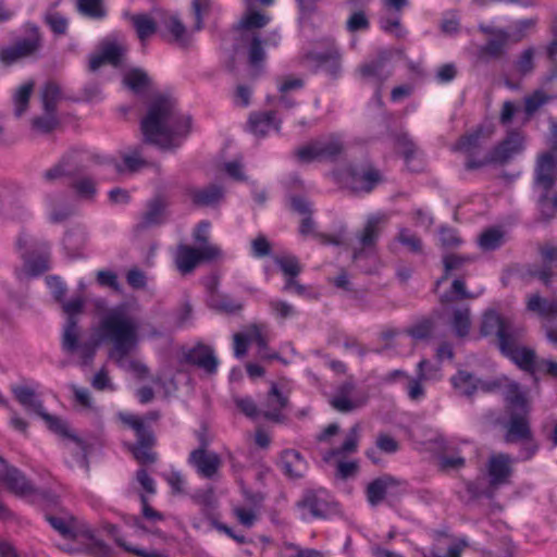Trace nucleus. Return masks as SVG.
I'll use <instances>...</instances> for the list:
<instances>
[{"label": "nucleus", "mask_w": 557, "mask_h": 557, "mask_svg": "<svg viewBox=\"0 0 557 557\" xmlns=\"http://www.w3.org/2000/svg\"><path fill=\"white\" fill-rule=\"evenodd\" d=\"M72 187L81 198L91 199L96 194V184L90 177L76 180Z\"/></svg>", "instance_id": "774afa93"}, {"label": "nucleus", "mask_w": 557, "mask_h": 557, "mask_svg": "<svg viewBox=\"0 0 557 557\" xmlns=\"http://www.w3.org/2000/svg\"><path fill=\"white\" fill-rule=\"evenodd\" d=\"M506 433L504 441L508 444L532 440L533 433L530 428L529 413H511L509 420L504 424Z\"/></svg>", "instance_id": "4be33fe9"}, {"label": "nucleus", "mask_w": 557, "mask_h": 557, "mask_svg": "<svg viewBox=\"0 0 557 557\" xmlns=\"http://www.w3.org/2000/svg\"><path fill=\"white\" fill-rule=\"evenodd\" d=\"M527 309L536 312L543 318L557 315V299L549 300L541 297L539 294H532L528 297Z\"/></svg>", "instance_id": "ea45409f"}, {"label": "nucleus", "mask_w": 557, "mask_h": 557, "mask_svg": "<svg viewBox=\"0 0 557 557\" xmlns=\"http://www.w3.org/2000/svg\"><path fill=\"white\" fill-rule=\"evenodd\" d=\"M504 243V233L498 228H488L479 238V245L483 250H495Z\"/></svg>", "instance_id": "6e6d98bb"}, {"label": "nucleus", "mask_w": 557, "mask_h": 557, "mask_svg": "<svg viewBox=\"0 0 557 557\" xmlns=\"http://www.w3.org/2000/svg\"><path fill=\"white\" fill-rule=\"evenodd\" d=\"M249 342L256 343L259 347V356L261 359H276L278 358L277 354L269 355L265 352L267 349V339L261 333V330L258 325H252L248 330Z\"/></svg>", "instance_id": "e2e57ef3"}, {"label": "nucleus", "mask_w": 557, "mask_h": 557, "mask_svg": "<svg viewBox=\"0 0 557 557\" xmlns=\"http://www.w3.org/2000/svg\"><path fill=\"white\" fill-rule=\"evenodd\" d=\"M154 443L152 431L138 436L137 442L131 448L135 459L140 463H153L157 459L156 454L151 450Z\"/></svg>", "instance_id": "72a5a7b5"}, {"label": "nucleus", "mask_w": 557, "mask_h": 557, "mask_svg": "<svg viewBox=\"0 0 557 557\" xmlns=\"http://www.w3.org/2000/svg\"><path fill=\"white\" fill-rule=\"evenodd\" d=\"M244 40H249L248 45V62L257 74L265 61V51L262 41L257 35L251 37H244Z\"/></svg>", "instance_id": "79ce46f5"}, {"label": "nucleus", "mask_w": 557, "mask_h": 557, "mask_svg": "<svg viewBox=\"0 0 557 557\" xmlns=\"http://www.w3.org/2000/svg\"><path fill=\"white\" fill-rule=\"evenodd\" d=\"M381 181L377 170L368 168L362 171L351 170L349 187L356 193H370Z\"/></svg>", "instance_id": "c85d7f7f"}, {"label": "nucleus", "mask_w": 557, "mask_h": 557, "mask_svg": "<svg viewBox=\"0 0 557 557\" xmlns=\"http://www.w3.org/2000/svg\"><path fill=\"white\" fill-rule=\"evenodd\" d=\"M287 406L288 397L278 391L275 383H272L267 398L260 404L261 416L267 420L281 423L285 420L283 410Z\"/></svg>", "instance_id": "412c9836"}, {"label": "nucleus", "mask_w": 557, "mask_h": 557, "mask_svg": "<svg viewBox=\"0 0 557 557\" xmlns=\"http://www.w3.org/2000/svg\"><path fill=\"white\" fill-rule=\"evenodd\" d=\"M355 391V384L346 382L342 384L335 395L331 399L332 407L343 413L351 412L367 403V396L352 398L351 395Z\"/></svg>", "instance_id": "5701e85b"}, {"label": "nucleus", "mask_w": 557, "mask_h": 557, "mask_svg": "<svg viewBox=\"0 0 557 557\" xmlns=\"http://www.w3.org/2000/svg\"><path fill=\"white\" fill-rule=\"evenodd\" d=\"M391 55L389 51L382 50L374 59L364 62L358 69L362 78L371 81L377 86L375 98L380 103L382 98L381 87L393 74V67L389 62Z\"/></svg>", "instance_id": "f8f14e48"}, {"label": "nucleus", "mask_w": 557, "mask_h": 557, "mask_svg": "<svg viewBox=\"0 0 557 557\" xmlns=\"http://www.w3.org/2000/svg\"><path fill=\"white\" fill-rule=\"evenodd\" d=\"M523 334L524 329L522 326L516 325L510 320H507L497 338L503 355L519 347V341L522 338Z\"/></svg>", "instance_id": "473e14b6"}, {"label": "nucleus", "mask_w": 557, "mask_h": 557, "mask_svg": "<svg viewBox=\"0 0 557 557\" xmlns=\"http://www.w3.org/2000/svg\"><path fill=\"white\" fill-rule=\"evenodd\" d=\"M2 481L8 490L16 495H30L35 488L26 476L15 467H7L2 474Z\"/></svg>", "instance_id": "c756f323"}, {"label": "nucleus", "mask_w": 557, "mask_h": 557, "mask_svg": "<svg viewBox=\"0 0 557 557\" xmlns=\"http://www.w3.org/2000/svg\"><path fill=\"white\" fill-rule=\"evenodd\" d=\"M50 525L65 539H75L78 536V530L75 527L73 517L48 516Z\"/></svg>", "instance_id": "3c124183"}, {"label": "nucleus", "mask_w": 557, "mask_h": 557, "mask_svg": "<svg viewBox=\"0 0 557 557\" xmlns=\"http://www.w3.org/2000/svg\"><path fill=\"white\" fill-rule=\"evenodd\" d=\"M84 308V299L75 297L63 302V311L67 314L66 322L63 326L61 347L66 354H77L79 366H89L96 355L97 344L92 341H81V329L78 326L77 314Z\"/></svg>", "instance_id": "39448f33"}, {"label": "nucleus", "mask_w": 557, "mask_h": 557, "mask_svg": "<svg viewBox=\"0 0 557 557\" xmlns=\"http://www.w3.org/2000/svg\"><path fill=\"white\" fill-rule=\"evenodd\" d=\"M188 462L205 479L214 478L222 466V459L219 454L208 449H194L189 454Z\"/></svg>", "instance_id": "a211bd4d"}, {"label": "nucleus", "mask_w": 557, "mask_h": 557, "mask_svg": "<svg viewBox=\"0 0 557 557\" xmlns=\"http://www.w3.org/2000/svg\"><path fill=\"white\" fill-rule=\"evenodd\" d=\"M189 117L177 109L171 96H158L149 104L140 128L146 143L162 150H173L181 146L189 133Z\"/></svg>", "instance_id": "f257e3e1"}, {"label": "nucleus", "mask_w": 557, "mask_h": 557, "mask_svg": "<svg viewBox=\"0 0 557 557\" xmlns=\"http://www.w3.org/2000/svg\"><path fill=\"white\" fill-rule=\"evenodd\" d=\"M344 151V143L338 135H329L301 146L296 151L300 162L310 163L313 161H334Z\"/></svg>", "instance_id": "1a4fd4ad"}, {"label": "nucleus", "mask_w": 557, "mask_h": 557, "mask_svg": "<svg viewBox=\"0 0 557 557\" xmlns=\"http://www.w3.org/2000/svg\"><path fill=\"white\" fill-rule=\"evenodd\" d=\"M12 393L26 411H32L38 414L45 420L52 432L63 438L71 440L83 453L85 451L84 443L76 435L71 433L67 424L58 417L45 411L42 401L37 397L33 388L24 385H16L12 387Z\"/></svg>", "instance_id": "0eeeda50"}, {"label": "nucleus", "mask_w": 557, "mask_h": 557, "mask_svg": "<svg viewBox=\"0 0 557 557\" xmlns=\"http://www.w3.org/2000/svg\"><path fill=\"white\" fill-rule=\"evenodd\" d=\"M539 252L543 265L531 269L529 273L548 287L552 285L554 277L557 276V247L552 244H544L540 247Z\"/></svg>", "instance_id": "6ab92c4d"}, {"label": "nucleus", "mask_w": 557, "mask_h": 557, "mask_svg": "<svg viewBox=\"0 0 557 557\" xmlns=\"http://www.w3.org/2000/svg\"><path fill=\"white\" fill-rule=\"evenodd\" d=\"M494 128L492 126H479L473 132L462 136L455 144L454 149L466 154V169L476 170L488 164H504L523 149V138L517 133H510L493 149L486 147L491 141Z\"/></svg>", "instance_id": "f03ea898"}, {"label": "nucleus", "mask_w": 557, "mask_h": 557, "mask_svg": "<svg viewBox=\"0 0 557 557\" xmlns=\"http://www.w3.org/2000/svg\"><path fill=\"white\" fill-rule=\"evenodd\" d=\"M466 547L465 541H454L447 544L446 548L438 543L431 549V554L434 557H460Z\"/></svg>", "instance_id": "4d7b16f0"}, {"label": "nucleus", "mask_w": 557, "mask_h": 557, "mask_svg": "<svg viewBox=\"0 0 557 557\" xmlns=\"http://www.w3.org/2000/svg\"><path fill=\"white\" fill-rule=\"evenodd\" d=\"M512 360L520 369L534 375L537 370V359L535 351L528 347H517L504 354Z\"/></svg>", "instance_id": "c9c22d12"}, {"label": "nucleus", "mask_w": 557, "mask_h": 557, "mask_svg": "<svg viewBox=\"0 0 557 557\" xmlns=\"http://www.w3.org/2000/svg\"><path fill=\"white\" fill-rule=\"evenodd\" d=\"M124 17L131 21L138 39L143 44L157 32L156 21L147 14H132L125 12Z\"/></svg>", "instance_id": "4c0bfd02"}, {"label": "nucleus", "mask_w": 557, "mask_h": 557, "mask_svg": "<svg viewBox=\"0 0 557 557\" xmlns=\"http://www.w3.org/2000/svg\"><path fill=\"white\" fill-rule=\"evenodd\" d=\"M513 459L505 453L493 454L486 462L487 486L480 491L474 482L467 484V491L474 497L492 498L499 487L510 483L513 474Z\"/></svg>", "instance_id": "6e6552de"}, {"label": "nucleus", "mask_w": 557, "mask_h": 557, "mask_svg": "<svg viewBox=\"0 0 557 557\" xmlns=\"http://www.w3.org/2000/svg\"><path fill=\"white\" fill-rule=\"evenodd\" d=\"M78 10L91 18H101L106 15L101 0H77Z\"/></svg>", "instance_id": "680f3d73"}, {"label": "nucleus", "mask_w": 557, "mask_h": 557, "mask_svg": "<svg viewBox=\"0 0 557 557\" xmlns=\"http://www.w3.org/2000/svg\"><path fill=\"white\" fill-rule=\"evenodd\" d=\"M407 482L389 474H383L367 486V499L371 506H377L386 496L405 492Z\"/></svg>", "instance_id": "4468645a"}, {"label": "nucleus", "mask_w": 557, "mask_h": 557, "mask_svg": "<svg viewBox=\"0 0 557 557\" xmlns=\"http://www.w3.org/2000/svg\"><path fill=\"white\" fill-rule=\"evenodd\" d=\"M236 407L248 418L257 419L261 416L260 406L255 403L250 397H235Z\"/></svg>", "instance_id": "338daca9"}, {"label": "nucleus", "mask_w": 557, "mask_h": 557, "mask_svg": "<svg viewBox=\"0 0 557 557\" xmlns=\"http://www.w3.org/2000/svg\"><path fill=\"white\" fill-rule=\"evenodd\" d=\"M62 99L60 86L54 82L45 84L41 90V101L45 112H55L59 101Z\"/></svg>", "instance_id": "49530a36"}, {"label": "nucleus", "mask_w": 557, "mask_h": 557, "mask_svg": "<svg viewBox=\"0 0 557 557\" xmlns=\"http://www.w3.org/2000/svg\"><path fill=\"white\" fill-rule=\"evenodd\" d=\"M280 466L290 478H301L307 470V462L299 451L286 449L282 453Z\"/></svg>", "instance_id": "7c9ffc66"}, {"label": "nucleus", "mask_w": 557, "mask_h": 557, "mask_svg": "<svg viewBox=\"0 0 557 557\" xmlns=\"http://www.w3.org/2000/svg\"><path fill=\"white\" fill-rule=\"evenodd\" d=\"M150 79L146 72L133 69L124 74L123 85L136 95H141L148 88Z\"/></svg>", "instance_id": "a19ab883"}, {"label": "nucleus", "mask_w": 557, "mask_h": 557, "mask_svg": "<svg viewBox=\"0 0 557 557\" xmlns=\"http://www.w3.org/2000/svg\"><path fill=\"white\" fill-rule=\"evenodd\" d=\"M270 22V17L257 11L246 13L239 21L238 28L245 32L264 27Z\"/></svg>", "instance_id": "5fc2aeb1"}, {"label": "nucleus", "mask_w": 557, "mask_h": 557, "mask_svg": "<svg viewBox=\"0 0 557 557\" xmlns=\"http://www.w3.org/2000/svg\"><path fill=\"white\" fill-rule=\"evenodd\" d=\"M532 193L540 219L550 221L557 215V156L543 152L537 156L532 181Z\"/></svg>", "instance_id": "20e7f679"}, {"label": "nucleus", "mask_w": 557, "mask_h": 557, "mask_svg": "<svg viewBox=\"0 0 557 557\" xmlns=\"http://www.w3.org/2000/svg\"><path fill=\"white\" fill-rule=\"evenodd\" d=\"M386 222L387 216L385 214H373L367 219L363 228L357 234L360 247L354 248L352 260L355 262L373 250Z\"/></svg>", "instance_id": "ddd939ff"}, {"label": "nucleus", "mask_w": 557, "mask_h": 557, "mask_svg": "<svg viewBox=\"0 0 557 557\" xmlns=\"http://www.w3.org/2000/svg\"><path fill=\"white\" fill-rule=\"evenodd\" d=\"M506 322L507 319L502 318L496 311H486L482 319L481 334L484 336L496 335L498 337Z\"/></svg>", "instance_id": "8fccbe9b"}, {"label": "nucleus", "mask_w": 557, "mask_h": 557, "mask_svg": "<svg viewBox=\"0 0 557 557\" xmlns=\"http://www.w3.org/2000/svg\"><path fill=\"white\" fill-rule=\"evenodd\" d=\"M86 239L87 236L84 231L72 230L65 234L63 238V245L72 257H77L79 251L83 249Z\"/></svg>", "instance_id": "603ef678"}, {"label": "nucleus", "mask_w": 557, "mask_h": 557, "mask_svg": "<svg viewBox=\"0 0 557 557\" xmlns=\"http://www.w3.org/2000/svg\"><path fill=\"white\" fill-rule=\"evenodd\" d=\"M154 13L173 36L174 42L181 47H187L189 44V35L178 17L176 15L163 14L160 10H156Z\"/></svg>", "instance_id": "2f4dec72"}, {"label": "nucleus", "mask_w": 557, "mask_h": 557, "mask_svg": "<svg viewBox=\"0 0 557 557\" xmlns=\"http://www.w3.org/2000/svg\"><path fill=\"white\" fill-rule=\"evenodd\" d=\"M359 431L360 426L358 424L351 426L344 443L339 447L332 448L326 451L323 459L325 461H331L334 458L346 457L356 453L359 444Z\"/></svg>", "instance_id": "e433bc0d"}, {"label": "nucleus", "mask_w": 557, "mask_h": 557, "mask_svg": "<svg viewBox=\"0 0 557 557\" xmlns=\"http://www.w3.org/2000/svg\"><path fill=\"white\" fill-rule=\"evenodd\" d=\"M441 379L440 366L432 364L429 360L422 359L417 366V376L410 379L406 385V393L411 401H421L425 397L424 381Z\"/></svg>", "instance_id": "2eb2a0df"}, {"label": "nucleus", "mask_w": 557, "mask_h": 557, "mask_svg": "<svg viewBox=\"0 0 557 557\" xmlns=\"http://www.w3.org/2000/svg\"><path fill=\"white\" fill-rule=\"evenodd\" d=\"M188 363L202 369L208 374H214L218 370L219 360L210 346L199 344L189 349L185 355Z\"/></svg>", "instance_id": "b1692460"}, {"label": "nucleus", "mask_w": 557, "mask_h": 557, "mask_svg": "<svg viewBox=\"0 0 557 557\" xmlns=\"http://www.w3.org/2000/svg\"><path fill=\"white\" fill-rule=\"evenodd\" d=\"M34 87V81H28L16 88L15 92L13 94L15 116L20 117L26 112Z\"/></svg>", "instance_id": "c03bdc74"}, {"label": "nucleus", "mask_w": 557, "mask_h": 557, "mask_svg": "<svg viewBox=\"0 0 557 557\" xmlns=\"http://www.w3.org/2000/svg\"><path fill=\"white\" fill-rule=\"evenodd\" d=\"M222 257L219 246H201L194 248L188 245H180L175 255V263L183 274L190 273L200 261H213Z\"/></svg>", "instance_id": "9b49d317"}, {"label": "nucleus", "mask_w": 557, "mask_h": 557, "mask_svg": "<svg viewBox=\"0 0 557 557\" xmlns=\"http://www.w3.org/2000/svg\"><path fill=\"white\" fill-rule=\"evenodd\" d=\"M78 153L71 151L64 154L61 160L42 173V180L47 184H54L65 177H72L82 172Z\"/></svg>", "instance_id": "f3484780"}, {"label": "nucleus", "mask_w": 557, "mask_h": 557, "mask_svg": "<svg viewBox=\"0 0 557 557\" xmlns=\"http://www.w3.org/2000/svg\"><path fill=\"white\" fill-rule=\"evenodd\" d=\"M281 121L276 119L274 111L252 112L248 120V129L255 136L264 137L271 131L278 132Z\"/></svg>", "instance_id": "a878e982"}, {"label": "nucleus", "mask_w": 557, "mask_h": 557, "mask_svg": "<svg viewBox=\"0 0 557 557\" xmlns=\"http://www.w3.org/2000/svg\"><path fill=\"white\" fill-rule=\"evenodd\" d=\"M138 331L139 321L127 302L109 308L101 315L98 336L100 341L112 345L109 357L119 367H124V359L137 346Z\"/></svg>", "instance_id": "7ed1b4c3"}, {"label": "nucleus", "mask_w": 557, "mask_h": 557, "mask_svg": "<svg viewBox=\"0 0 557 557\" xmlns=\"http://www.w3.org/2000/svg\"><path fill=\"white\" fill-rule=\"evenodd\" d=\"M15 246L23 260L22 268L15 271L18 280L39 276L49 269L50 245L46 240L22 232Z\"/></svg>", "instance_id": "423d86ee"}, {"label": "nucleus", "mask_w": 557, "mask_h": 557, "mask_svg": "<svg viewBox=\"0 0 557 557\" xmlns=\"http://www.w3.org/2000/svg\"><path fill=\"white\" fill-rule=\"evenodd\" d=\"M306 59H312L320 65L330 64V73L333 75L339 72V54L336 50L329 53H309Z\"/></svg>", "instance_id": "052dcab7"}, {"label": "nucleus", "mask_w": 557, "mask_h": 557, "mask_svg": "<svg viewBox=\"0 0 557 557\" xmlns=\"http://www.w3.org/2000/svg\"><path fill=\"white\" fill-rule=\"evenodd\" d=\"M450 324L457 336H467L471 326L470 309L468 307L455 308Z\"/></svg>", "instance_id": "de8ad7c7"}, {"label": "nucleus", "mask_w": 557, "mask_h": 557, "mask_svg": "<svg viewBox=\"0 0 557 557\" xmlns=\"http://www.w3.org/2000/svg\"><path fill=\"white\" fill-rule=\"evenodd\" d=\"M45 21L55 34L62 35L67 29V20L60 13L55 12L53 8L47 11Z\"/></svg>", "instance_id": "0e129e2a"}, {"label": "nucleus", "mask_w": 557, "mask_h": 557, "mask_svg": "<svg viewBox=\"0 0 557 557\" xmlns=\"http://www.w3.org/2000/svg\"><path fill=\"white\" fill-rule=\"evenodd\" d=\"M504 399L506 410L511 413H530V406L528 404L527 394L521 389V386L516 382H509L505 386Z\"/></svg>", "instance_id": "cd10ccee"}, {"label": "nucleus", "mask_w": 557, "mask_h": 557, "mask_svg": "<svg viewBox=\"0 0 557 557\" xmlns=\"http://www.w3.org/2000/svg\"><path fill=\"white\" fill-rule=\"evenodd\" d=\"M297 507L302 519H325L335 511V503L324 488L305 491Z\"/></svg>", "instance_id": "9d476101"}, {"label": "nucleus", "mask_w": 557, "mask_h": 557, "mask_svg": "<svg viewBox=\"0 0 557 557\" xmlns=\"http://www.w3.org/2000/svg\"><path fill=\"white\" fill-rule=\"evenodd\" d=\"M41 47V38L36 27L27 38L18 39L13 46L4 48L0 52V61L4 65H12L20 60L30 57Z\"/></svg>", "instance_id": "dca6fc26"}, {"label": "nucleus", "mask_w": 557, "mask_h": 557, "mask_svg": "<svg viewBox=\"0 0 557 557\" xmlns=\"http://www.w3.org/2000/svg\"><path fill=\"white\" fill-rule=\"evenodd\" d=\"M370 0H346L345 4L349 10L346 20V29L349 33L364 32L370 27V21L364 8Z\"/></svg>", "instance_id": "393cba45"}, {"label": "nucleus", "mask_w": 557, "mask_h": 557, "mask_svg": "<svg viewBox=\"0 0 557 557\" xmlns=\"http://www.w3.org/2000/svg\"><path fill=\"white\" fill-rule=\"evenodd\" d=\"M479 29L488 36L486 44L481 48V52L491 58H500L510 41H512L511 34L502 28L492 26L480 25Z\"/></svg>", "instance_id": "aec40b11"}, {"label": "nucleus", "mask_w": 557, "mask_h": 557, "mask_svg": "<svg viewBox=\"0 0 557 557\" xmlns=\"http://www.w3.org/2000/svg\"><path fill=\"white\" fill-rule=\"evenodd\" d=\"M550 97L542 89L535 90L533 94L524 98V111L528 116L533 115L542 106L548 102Z\"/></svg>", "instance_id": "13d9d810"}, {"label": "nucleus", "mask_w": 557, "mask_h": 557, "mask_svg": "<svg viewBox=\"0 0 557 557\" xmlns=\"http://www.w3.org/2000/svg\"><path fill=\"white\" fill-rule=\"evenodd\" d=\"M82 535L87 540L86 550L96 557H110L112 548L102 540L95 536L92 530L86 529L81 531Z\"/></svg>", "instance_id": "09e8293b"}, {"label": "nucleus", "mask_w": 557, "mask_h": 557, "mask_svg": "<svg viewBox=\"0 0 557 557\" xmlns=\"http://www.w3.org/2000/svg\"><path fill=\"white\" fill-rule=\"evenodd\" d=\"M208 302L211 308L226 313H235L243 308L242 304L234 301L226 295L212 294Z\"/></svg>", "instance_id": "864d4df0"}, {"label": "nucleus", "mask_w": 557, "mask_h": 557, "mask_svg": "<svg viewBox=\"0 0 557 557\" xmlns=\"http://www.w3.org/2000/svg\"><path fill=\"white\" fill-rule=\"evenodd\" d=\"M124 53L125 48L117 42H103L101 45L100 52L90 58L89 67L91 71H96L104 63L117 66L121 63Z\"/></svg>", "instance_id": "bb28decb"}, {"label": "nucleus", "mask_w": 557, "mask_h": 557, "mask_svg": "<svg viewBox=\"0 0 557 557\" xmlns=\"http://www.w3.org/2000/svg\"><path fill=\"white\" fill-rule=\"evenodd\" d=\"M275 263L278 265L286 278L297 276L301 272V265L295 256L276 257Z\"/></svg>", "instance_id": "bf43d9fd"}, {"label": "nucleus", "mask_w": 557, "mask_h": 557, "mask_svg": "<svg viewBox=\"0 0 557 557\" xmlns=\"http://www.w3.org/2000/svg\"><path fill=\"white\" fill-rule=\"evenodd\" d=\"M472 261L473 258L470 256H460L455 253L445 255L443 257L444 274L436 281V288L449 277L453 271H458L462 269L465 264Z\"/></svg>", "instance_id": "a18cd8bd"}, {"label": "nucleus", "mask_w": 557, "mask_h": 557, "mask_svg": "<svg viewBox=\"0 0 557 557\" xmlns=\"http://www.w3.org/2000/svg\"><path fill=\"white\" fill-rule=\"evenodd\" d=\"M379 23L382 30L395 36L396 38H404L407 34L406 29L401 25V13L387 11L383 8V13L380 16Z\"/></svg>", "instance_id": "58836bf2"}, {"label": "nucleus", "mask_w": 557, "mask_h": 557, "mask_svg": "<svg viewBox=\"0 0 557 557\" xmlns=\"http://www.w3.org/2000/svg\"><path fill=\"white\" fill-rule=\"evenodd\" d=\"M480 380L475 379L467 371H458L451 377V384L460 394L465 396H472L479 389Z\"/></svg>", "instance_id": "37998d69"}, {"label": "nucleus", "mask_w": 557, "mask_h": 557, "mask_svg": "<svg viewBox=\"0 0 557 557\" xmlns=\"http://www.w3.org/2000/svg\"><path fill=\"white\" fill-rule=\"evenodd\" d=\"M189 196L196 206L210 207L218 205L222 200L224 191L218 185H210L205 188L191 189Z\"/></svg>", "instance_id": "f704fd0d"}, {"label": "nucleus", "mask_w": 557, "mask_h": 557, "mask_svg": "<svg viewBox=\"0 0 557 557\" xmlns=\"http://www.w3.org/2000/svg\"><path fill=\"white\" fill-rule=\"evenodd\" d=\"M33 127L41 133H50L58 124L55 112H45V116H38L32 121Z\"/></svg>", "instance_id": "69168bd1"}]
</instances>
